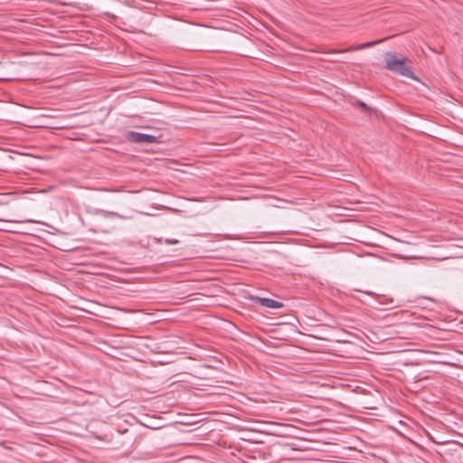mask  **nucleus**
Instances as JSON below:
<instances>
[{"label": "nucleus", "instance_id": "2", "mask_svg": "<svg viewBox=\"0 0 463 463\" xmlns=\"http://www.w3.org/2000/svg\"><path fill=\"white\" fill-rule=\"evenodd\" d=\"M126 138L137 144H154L158 142V138L156 136L136 131H128L126 134Z\"/></svg>", "mask_w": 463, "mask_h": 463}, {"label": "nucleus", "instance_id": "3", "mask_svg": "<svg viewBox=\"0 0 463 463\" xmlns=\"http://www.w3.org/2000/svg\"><path fill=\"white\" fill-rule=\"evenodd\" d=\"M383 41V40H379V41L367 42V43H361V44H354V45H351L348 48L341 50V51H335V50H333L332 52H347L358 51V50H362V49H365V48H369V47L374 46V45H376L377 43H381Z\"/></svg>", "mask_w": 463, "mask_h": 463}, {"label": "nucleus", "instance_id": "4", "mask_svg": "<svg viewBox=\"0 0 463 463\" xmlns=\"http://www.w3.org/2000/svg\"><path fill=\"white\" fill-rule=\"evenodd\" d=\"M257 301L263 307H269V308H279L283 307V304L276 301L271 298H258Z\"/></svg>", "mask_w": 463, "mask_h": 463}, {"label": "nucleus", "instance_id": "6", "mask_svg": "<svg viewBox=\"0 0 463 463\" xmlns=\"http://www.w3.org/2000/svg\"><path fill=\"white\" fill-rule=\"evenodd\" d=\"M359 106L364 109V110H369V108L366 106L364 102H359Z\"/></svg>", "mask_w": 463, "mask_h": 463}, {"label": "nucleus", "instance_id": "1", "mask_svg": "<svg viewBox=\"0 0 463 463\" xmlns=\"http://www.w3.org/2000/svg\"><path fill=\"white\" fill-rule=\"evenodd\" d=\"M385 59V69L391 71L392 72L398 73L402 76L416 79L412 69L411 66L406 64L405 58H398L397 55L392 52H388L384 53Z\"/></svg>", "mask_w": 463, "mask_h": 463}, {"label": "nucleus", "instance_id": "5", "mask_svg": "<svg viewBox=\"0 0 463 463\" xmlns=\"http://www.w3.org/2000/svg\"><path fill=\"white\" fill-rule=\"evenodd\" d=\"M103 215L105 217H110V216H119L118 213H115L113 212H103Z\"/></svg>", "mask_w": 463, "mask_h": 463}]
</instances>
